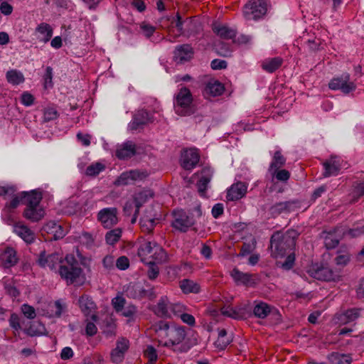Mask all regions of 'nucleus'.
<instances>
[{
  "instance_id": "nucleus-1",
  "label": "nucleus",
  "mask_w": 364,
  "mask_h": 364,
  "mask_svg": "<svg viewBox=\"0 0 364 364\" xmlns=\"http://www.w3.org/2000/svg\"><path fill=\"white\" fill-rule=\"evenodd\" d=\"M155 331L159 338V343L166 347H171L181 343L186 337L183 326L160 321L155 325Z\"/></svg>"
},
{
  "instance_id": "nucleus-2",
  "label": "nucleus",
  "mask_w": 364,
  "mask_h": 364,
  "mask_svg": "<svg viewBox=\"0 0 364 364\" xmlns=\"http://www.w3.org/2000/svg\"><path fill=\"white\" fill-rule=\"evenodd\" d=\"M297 232L288 230L285 233L275 232L270 240L272 256L274 258L284 257L289 251H291L296 245Z\"/></svg>"
},
{
  "instance_id": "nucleus-3",
  "label": "nucleus",
  "mask_w": 364,
  "mask_h": 364,
  "mask_svg": "<svg viewBox=\"0 0 364 364\" xmlns=\"http://www.w3.org/2000/svg\"><path fill=\"white\" fill-rule=\"evenodd\" d=\"M38 264L42 267H48L58 272L60 277L68 282V255L63 257L60 253L47 255L42 252L38 258Z\"/></svg>"
},
{
  "instance_id": "nucleus-4",
  "label": "nucleus",
  "mask_w": 364,
  "mask_h": 364,
  "mask_svg": "<svg viewBox=\"0 0 364 364\" xmlns=\"http://www.w3.org/2000/svg\"><path fill=\"white\" fill-rule=\"evenodd\" d=\"M138 256L143 262H148L149 259L154 260L158 263L164 262L166 260L167 255L165 250L155 241L149 239L144 240L138 248Z\"/></svg>"
},
{
  "instance_id": "nucleus-5",
  "label": "nucleus",
  "mask_w": 364,
  "mask_h": 364,
  "mask_svg": "<svg viewBox=\"0 0 364 364\" xmlns=\"http://www.w3.org/2000/svg\"><path fill=\"white\" fill-rule=\"evenodd\" d=\"M28 194L26 192L16 193V189L14 186L0 185V198L6 200L4 208L2 209V215L4 216L16 209L21 202L24 203Z\"/></svg>"
},
{
  "instance_id": "nucleus-6",
  "label": "nucleus",
  "mask_w": 364,
  "mask_h": 364,
  "mask_svg": "<svg viewBox=\"0 0 364 364\" xmlns=\"http://www.w3.org/2000/svg\"><path fill=\"white\" fill-rule=\"evenodd\" d=\"M41 193L32 191L27 195L26 201L24 202L26 205L23 211L24 218L32 222H37L44 217L45 210L41 205Z\"/></svg>"
},
{
  "instance_id": "nucleus-7",
  "label": "nucleus",
  "mask_w": 364,
  "mask_h": 364,
  "mask_svg": "<svg viewBox=\"0 0 364 364\" xmlns=\"http://www.w3.org/2000/svg\"><path fill=\"white\" fill-rule=\"evenodd\" d=\"M174 109L177 114L188 116L194 112L193 95L188 88L182 87L175 95L173 99Z\"/></svg>"
},
{
  "instance_id": "nucleus-8",
  "label": "nucleus",
  "mask_w": 364,
  "mask_h": 364,
  "mask_svg": "<svg viewBox=\"0 0 364 364\" xmlns=\"http://www.w3.org/2000/svg\"><path fill=\"white\" fill-rule=\"evenodd\" d=\"M356 87V84L353 81H350V76L348 73L333 77L328 82L330 90H340L344 95L355 91Z\"/></svg>"
},
{
  "instance_id": "nucleus-9",
  "label": "nucleus",
  "mask_w": 364,
  "mask_h": 364,
  "mask_svg": "<svg viewBox=\"0 0 364 364\" xmlns=\"http://www.w3.org/2000/svg\"><path fill=\"white\" fill-rule=\"evenodd\" d=\"M267 11V4L263 0H252L244 7L243 14L247 20H257L263 17Z\"/></svg>"
},
{
  "instance_id": "nucleus-10",
  "label": "nucleus",
  "mask_w": 364,
  "mask_h": 364,
  "mask_svg": "<svg viewBox=\"0 0 364 364\" xmlns=\"http://www.w3.org/2000/svg\"><path fill=\"white\" fill-rule=\"evenodd\" d=\"M171 226L176 230L186 232L195 224L193 216L187 214L183 210H176L173 212Z\"/></svg>"
},
{
  "instance_id": "nucleus-11",
  "label": "nucleus",
  "mask_w": 364,
  "mask_h": 364,
  "mask_svg": "<svg viewBox=\"0 0 364 364\" xmlns=\"http://www.w3.org/2000/svg\"><path fill=\"white\" fill-rule=\"evenodd\" d=\"M97 219L105 229H111L119 223L118 210L115 207L104 208L97 215Z\"/></svg>"
},
{
  "instance_id": "nucleus-12",
  "label": "nucleus",
  "mask_w": 364,
  "mask_h": 364,
  "mask_svg": "<svg viewBox=\"0 0 364 364\" xmlns=\"http://www.w3.org/2000/svg\"><path fill=\"white\" fill-rule=\"evenodd\" d=\"M153 197V194L150 191L144 190L136 193L134 195V200L132 201H128L126 203L124 207V211L128 213L133 205L135 207V212L134 218L132 220V223H135L136 218L139 213V208L145 203L149 198Z\"/></svg>"
},
{
  "instance_id": "nucleus-13",
  "label": "nucleus",
  "mask_w": 364,
  "mask_h": 364,
  "mask_svg": "<svg viewBox=\"0 0 364 364\" xmlns=\"http://www.w3.org/2000/svg\"><path fill=\"white\" fill-rule=\"evenodd\" d=\"M154 121V116L146 109L137 110L133 115L132 121L128 124L131 131L143 129L144 127Z\"/></svg>"
},
{
  "instance_id": "nucleus-14",
  "label": "nucleus",
  "mask_w": 364,
  "mask_h": 364,
  "mask_svg": "<svg viewBox=\"0 0 364 364\" xmlns=\"http://www.w3.org/2000/svg\"><path fill=\"white\" fill-rule=\"evenodd\" d=\"M310 277L321 281L335 280L337 274L329 267L313 264L307 270Z\"/></svg>"
},
{
  "instance_id": "nucleus-15",
  "label": "nucleus",
  "mask_w": 364,
  "mask_h": 364,
  "mask_svg": "<svg viewBox=\"0 0 364 364\" xmlns=\"http://www.w3.org/2000/svg\"><path fill=\"white\" fill-rule=\"evenodd\" d=\"M129 347L127 339L122 338L117 341L116 347L110 352V360L114 364H120L123 362L126 352Z\"/></svg>"
},
{
  "instance_id": "nucleus-16",
  "label": "nucleus",
  "mask_w": 364,
  "mask_h": 364,
  "mask_svg": "<svg viewBox=\"0 0 364 364\" xmlns=\"http://www.w3.org/2000/svg\"><path fill=\"white\" fill-rule=\"evenodd\" d=\"M253 315L257 318L264 319L270 314H278V310L262 301H255L252 309Z\"/></svg>"
},
{
  "instance_id": "nucleus-17",
  "label": "nucleus",
  "mask_w": 364,
  "mask_h": 364,
  "mask_svg": "<svg viewBox=\"0 0 364 364\" xmlns=\"http://www.w3.org/2000/svg\"><path fill=\"white\" fill-rule=\"evenodd\" d=\"M322 164L324 169L323 176L326 178L338 175L341 169V159L338 156H332Z\"/></svg>"
},
{
  "instance_id": "nucleus-18",
  "label": "nucleus",
  "mask_w": 364,
  "mask_h": 364,
  "mask_svg": "<svg viewBox=\"0 0 364 364\" xmlns=\"http://www.w3.org/2000/svg\"><path fill=\"white\" fill-rule=\"evenodd\" d=\"M221 314L227 317L242 320L246 318L248 313L247 307L246 305H240L235 307L230 306H223L220 309Z\"/></svg>"
},
{
  "instance_id": "nucleus-19",
  "label": "nucleus",
  "mask_w": 364,
  "mask_h": 364,
  "mask_svg": "<svg viewBox=\"0 0 364 364\" xmlns=\"http://www.w3.org/2000/svg\"><path fill=\"white\" fill-rule=\"evenodd\" d=\"M78 305L85 316L91 315L92 319L94 321H97V316L95 314H92L97 309V306L90 296L87 295L80 296L78 300Z\"/></svg>"
},
{
  "instance_id": "nucleus-20",
  "label": "nucleus",
  "mask_w": 364,
  "mask_h": 364,
  "mask_svg": "<svg viewBox=\"0 0 364 364\" xmlns=\"http://www.w3.org/2000/svg\"><path fill=\"white\" fill-rule=\"evenodd\" d=\"M86 282V276L83 269L77 264L70 263V284L81 287Z\"/></svg>"
},
{
  "instance_id": "nucleus-21",
  "label": "nucleus",
  "mask_w": 364,
  "mask_h": 364,
  "mask_svg": "<svg viewBox=\"0 0 364 364\" xmlns=\"http://www.w3.org/2000/svg\"><path fill=\"white\" fill-rule=\"evenodd\" d=\"M193 56V48L189 44H183L176 48L173 59L177 63H183L190 60Z\"/></svg>"
},
{
  "instance_id": "nucleus-22",
  "label": "nucleus",
  "mask_w": 364,
  "mask_h": 364,
  "mask_svg": "<svg viewBox=\"0 0 364 364\" xmlns=\"http://www.w3.org/2000/svg\"><path fill=\"white\" fill-rule=\"evenodd\" d=\"M247 189V185L244 182L233 183L228 190L226 198L228 200L235 201L243 198Z\"/></svg>"
},
{
  "instance_id": "nucleus-23",
  "label": "nucleus",
  "mask_w": 364,
  "mask_h": 364,
  "mask_svg": "<svg viewBox=\"0 0 364 364\" xmlns=\"http://www.w3.org/2000/svg\"><path fill=\"white\" fill-rule=\"evenodd\" d=\"M360 309L353 308L343 312L337 314L334 318L335 323L339 325H346L355 321L360 316Z\"/></svg>"
},
{
  "instance_id": "nucleus-24",
  "label": "nucleus",
  "mask_w": 364,
  "mask_h": 364,
  "mask_svg": "<svg viewBox=\"0 0 364 364\" xmlns=\"http://www.w3.org/2000/svg\"><path fill=\"white\" fill-rule=\"evenodd\" d=\"M200 160V155L196 149L186 150L182 155L181 166L186 170L194 168Z\"/></svg>"
},
{
  "instance_id": "nucleus-25",
  "label": "nucleus",
  "mask_w": 364,
  "mask_h": 364,
  "mask_svg": "<svg viewBox=\"0 0 364 364\" xmlns=\"http://www.w3.org/2000/svg\"><path fill=\"white\" fill-rule=\"evenodd\" d=\"M170 304L166 296H161L157 304L153 306L154 313L161 318H171Z\"/></svg>"
},
{
  "instance_id": "nucleus-26",
  "label": "nucleus",
  "mask_w": 364,
  "mask_h": 364,
  "mask_svg": "<svg viewBox=\"0 0 364 364\" xmlns=\"http://www.w3.org/2000/svg\"><path fill=\"white\" fill-rule=\"evenodd\" d=\"M230 275L237 284H243L245 286H253L255 284L252 274L240 272L237 268H234L231 271Z\"/></svg>"
},
{
  "instance_id": "nucleus-27",
  "label": "nucleus",
  "mask_w": 364,
  "mask_h": 364,
  "mask_svg": "<svg viewBox=\"0 0 364 364\" xmlns=\"http://www.w3.org/2000/svg\"><path fill=\"white\" fill-rule=\"evenodd\" d=\"M135 154V144L131 141H127L117 147L115 155L119 159H127L134 156Z\"/></svg>"
},
{
  "instance_id": "nucleus-28",
  "label": "nucleus",
  "mask_w": 364,
  "mask_h": 364,
  "mask_svg": "<svg viewBox=\"0 0 364 364\" xmlns=\"http://www.w3.org/2000/svg\"><path fill=\"white\" fill-rule=\"evenodd\" d=\"M200 174V178L197 183V187L200 196H204L208 185L212 179L213 171L210 168L205 167L202 169Z\"/></svg>"
},
{
  "instance_id": "nucleus-29",
  "label": "nucleus",
  "mask_w": 364,
  "mask_h": 364,
  "mask_svg": "<svg viewBox=\"0 0 364 364\" xmlns=\"http://www.w3.org/2000/svg\"><path fill=\"white\" fill-rule=\"evenodd\" d=\"M35 33L37 37V39L42 43L48 42L53 33V29L50 25L46 23H41L36 28Z\"/></svg>"
},
{
  "instance_id": "nucleus-30",
  "label": "nucleus",
  "mask_w": 364,
  "mask_h": 364,
  "mask_svg": "<svg viewBox=\"0 0 364 364\" xmlns=\"http://www.w3.org/2000/svg\"><path fill=\"white\" fill-rule=\"evenodd\" d=\"M14 232L26 243H31L35 240L34 232L23 223H16L14 226Z\"/></svg>"
},
{
  "instance_id": "nucleus-31",
  "label": "nucleus",
  "mask_w": 364,
  "mask_h": 364,
  "mask_svg": "<svg viewBox=\"0 0 364 364\" xmlns=\"http://www.w3.org/2000/svg\"><path fill=\"white\" fill-rule=\"evenodd\" d=\"M43 230L51 235L50 240H58L63 238L65 235V231L61 225L54 221L47 223L43 226Z\"/></svg>"
},
{
  "instance_id": "nucleus-32",
  "label": "nucleus",
  "mask_w": 364,
  "mask_h": 364,
  "mask_svg": "<svg viewBox=\"0 0 364 364\" xmlns=\"http://www.w3.org/2000/svg\"><path fill=\"white\" fill-rule=\"evenodd\" d=\"M283 63V58L279 56L267 58L261 62V68L264 71L272 73L277 70L282 65Z\"/></svg>"
},
{
  "instance_id": "nucleus-33",
  "label": "nucleus",
  "mask_w": 364,
  "mask_h": 364,
  "mask_svg": "<svg viewBox=\"0 0 364 364\" xmlns=\"http://www.w3.org/2000/svg\"><path fill=\"white\" fill-rule=\"evenodd\" d=\"M296 203L294 201H284L277 203L269 208L270 214L276 217L282 213H289L294 210Z\"/></svg>"
},
{
  "instance_id": "nucleus-34",
  "label": "nucleus",
  "mask_w": 364,
  "mask_h": 364,
  "mask_svg": "<svg viewBox=\"0 0 364 364\" xmlns=\"http://www.w3.org/2000/svg\"><path fill=\"white\" fill-rule=\"evenodd\" d=\"M277 149L274 152H270L272 155V161L270 162L268 171L275 170L282 168L287 161L286 157L282 154V151L280 148L277 147Z\"/></svg>"
},
{
  "instance_id": "nucleus-35",
  "label": "nucleus",
  "mask_w": 364,
  "mask_h": 364,
  "mask_svg": "<svg viewBox=\"0 0 364 364\" xmlns=\"http://www.w3.org/2000/svg\"><path fill=\"white\" fill-rule=\"evenodd\" d=\"M212 28L213 32L221 38L232 39L236 36V31L234 29L223 24L213 23Z\"/></svg>"
},
{
  "instance_id": "nucleus-36",
  "label": "nucleus",
  "mask_w": 364,
  "mask_h": 364,
  "mask_svg": "<svg viewBox=\"0 0 364 364\" xmlns=\"http://www.w3.org/2000/svg\"><path fill=\"white\" fill-rule=\"evenodd\" d=\"M1 259L6 268L15 265L18 260L15 250L12 247H7L1 255Z\"/></svg>"
},
{
  "instance_id": "nucleus-37",
  "label": "nucleus",
  "mask_w": 364,
  "mask_h": 364,
  "mask_svg": "<svg viewBox=\"0 0 364 364\" xmlns=\"http://www.w3.org/2000/svg\"><path fill=\"white\" fill-rule=\"evenodd\" d=\"M224 90V85L218 80L210 81L205 88V93L213 97L221 95Z\"/></svg>"
},
{
  "instance_id": "nucleus-38",
  "label": "nucleus",
  "mask_w": 364,
  "mask_h": 364,
  "mask_svg": "<svg viewBox=\"0 0 364 364\" xmlns=\"http://www.w3.org/2000/svg\"><path fill=\"white\" fill-rule=\"evenodd\" d=\"M125 292L128 297L134 299H140L146 296V291L139 284H129Z\"/></svg>"
},
{
  "instance_id": "nucleus-39",
  "label": "nucleus",
  "mask_w": 364,
  "mask_h": 364,
  "mask_svg": "<svg viewBox=\"0 0 364 364\" xmlns=\"http://www.w3.org/2000/svg\"><path fill=\"white\" fill-rule=\"evenodd\" d=\"M328 359L331 364H350L352 358L348 354L332 352L328 356Z\"/></svg>"
},
{
  "instance_id": "nucleus-40",
  "label": "nucleus",
  "mask_w": 364,
  "mask_h": 364,
  "mask_svg": "<svg viewBox=\"0 0 364 364\" xmlns=\"http://www.w3.org/2000/svg\"><path fill=\"white\" fill-rule=\"evenodd\" d=\"M180 288L185 294H197L200 290V287L197 282L187 279L180 282Z\"/></svg>"
},
{
  "instance_id": "nucleus-41",
  "label": "nucleus",
  "mask_w": 364,
  "mask_h": 364,
  "mask_svg": "<svg viewBox=\"0 0 364 364\" xmlns=\"http://www.w3.org/2000/svg\"><path fill=\"white\" fill-rule=\"evenodd\" d=\"M6 78L8 82L13 85H18L25 80L23 73L16 69L8 70L6 73Z\"/></svg>"
},
{
  "instance_id": "nucleus-42",
  "label": "nucleus",
  "mask_w": 364,
  "mask_h": 364,
  "mask_svg": "<svg viewBox=\"0 0 364 364\" xmlns=\"http://www.w3.org/2000/svg\"><path fill=\"white\" fill-rule=\"evenodd\" d=\"M174 23L175 26L179 33L178 36L186 34L188 36L191 35L189 30L186 31L183 28L184 26H186V27H189L192 24V21L191 19L186 18V20L183 21L182 20L181 15L178 13H177ZM171 23H173V22H172Z\"/></svg>"
},
{
  "instance_id": "nucleus-43",
  "label": "nucleus",
  "mask_w": 364,
  "mask_h": 364,
  "mask_svg": "<svg viewBox=\"0 0 364 364\" xmlns=\"http://www.w3.org/2000/svg\"><path fill=\"white\" fill-rule=\"evenodd\" d=\"M122 230L119 228L111 229L105 234V241L108 245H114L121 238Z\"/></svg>"
},
{
  "instance_id": "nucleus-44",
  "label": "nucleus",
  "mask_w": 364,
  "mask_h": 364,
  "mask_svg": "<svg viewBox=\"0 0 364 364\" xmlns=\"http://www.w3.org/2000/svg\"><path fill=\"white\" fill-rule=\"evenodd\" d=\"M231 342V339L227 336V331L223 328L218 331V337L215 343V346L220 350H224Z\"/></svg>"
},
{
  "instance_id": "nucleus-45",
  "label": "nucleus",
  "mask_w": 364,
  "mask_h": 364,
  "mask_svg": "<svg viewBox=\"0 0 364 364\" xmlns=\"http://www.w3.org/2000/svg\"><path fill=\"white\" fill-rule=\"evenodd\" d=\"M72 238L74 240L78 239L79 242L88 249L92 248L94 245L95 240L92 235L86 232H82L77 237L72 236Z\"/></svg>"
},
{
  "instance_id": "nucleus-46",
  "label": "nucleus",
  "mask_w": 364,
  "mask_h": 364,
  "mask_svg": "<svg viewBox=\"0 0 364 364\" xmlns=\"http://www.w3.org/2000/svg\"><path fill=\"white\" fill-rule=\"evenodd\" d=\"M105 166L102 163L95 162L88 166L85 170V173L88 176H96L102 171H105Z\"/></svg>"
},
{
  "instance_id": "nucleus-47",
  "label": "nucleus",
  "mask_w": 364,
  "mask_h": 364,
  "mask_svg": "<svg viewBox=\"0 0 364 364\" xmlns=\"http://www.w3.org/2000/svg\"><path fill=\"white\" fill-rule=\"evenodd\" d=\"M215 50L219 55L223 57H229L232 53L230 45L223 41H218L215 44Z\"/></svg>"
},
{
  "instance_id": "nucleus-48",
  "label": "nucleus",
  "mask_w": 364,
  "mask_h": 364,
  "mask_svg": "<svg viewBox=\"0 0 364 364\" xmlns=\"http://www.w3.org/2000/svg\"><path fill=\"white\" fill-rule=\"evenodd\" d=\"M144 263L148 265L147 277L151 280L155 279L159 274V268L156 264L158 262L152 259Z\"/></svg>"
},
{
  "instance_id": "nucleus-49",
  "label": "nucleus",
  "mask_w": 364,
  "mask_h": 364,
  "mask_svg": "<svg viewBox=\"0 0 364 364\" xmlns=\"http://www.w3.org/2000/svg\"><path fill=\"white\" fill-rule=\"evenodd\" d=\"M269 173L279 181L286 182L290 178V173L286 169H277L268 171Z\"/></svg>"
},
{
  "instance_id": "nucleus-50",
  "label": "nucleus",
  "mask_w": 364,
  "mask_h": 364,
  "mask_svg": "<svg viewBox=\"0 0 364 364\" xmlns=\"http://www.w3.org/2000/svg\"><path fill=\"white\" fill-rule=\"evenodd\" d=\"M4 288L6 292L12 297L16 298L19 295V291L14 285L13 280L4 277L3 279Z\"/></svg>"
},
{
  "instance_id": "nucleus-51",
  "label": "nucleus",
  "mask_w": 364,
  "mask_h": 364,
  "mask_svg": "<svg viewBox=\"0 0 364 364\" xmlns=\"http://www.w3.org/2000/svg\"><path fill=\"white\" fill-rule=\"evenodd\" d=\"M256 244L255 238H252L248 242H244L241 247L240 255L241 256H245L252 253L256 247Z\"/></svg>"
},
{
  "instance_id": "nucleus-52",
  "label": "nucleus",
  "mask_w": 364,
  "mask_h": 364,
  "mask_svg": "<svg viewBox=\"0 0 364 364\" xmlns=\"http://www.w3.org/2000/svg\"><path fill=\"white\" fill-rule=\"evenodd\" d=\"M186 310V306L181 303H171L170 304L171 317L172 316L180 317Z\"/></svg>"
},
{
  "instance_id": "nucleus-53",
  "label": "nucleus",
  "mask_w": 364,
  "mask_h": 364,
  "mask_svg": "<svg viewBox=\"0 0 364 364\" xmlns=\"http://www.w3.org/2000/svg\"><path fill=\"white\" fill-rule=\"evenodd\" d=\"M338 242V239L333 233L328 232L324 237L325 247L328 250L335 248Z\"/></svg>"
},
{
  "instance_id": "nucleus-54",
  "label": "nucleus",
  "mask_w": 364,
  "mask_h": 364,
  "mask_svg": "<svg viewBox=\"0 0 364 364\" xmlns=\"http://www.w3.org/2000/svg\"><path fill=\"white\" fill-rule=\"evenodd\" d=\"M126 299L122 296H117L112 299V305L117 313H120L124 308Z\"/></svg>"
},
{
  "instance_id": "nucleus-55",
  "label": "nucleus",
  "mask_w": 364,
  "mask_h": 364,
  "mask_svg": "<svg viewBox=\"0 0 364 364\" xmlns=\"http://www.w3.org/2000/svg\"><path fill=\"white\" fill-rule=\"evenodd\" d=\"M144 356L148 359V363H150V364H154L158 358L156 350L152 346H147L144 350Z\"/></svg>"
},
{
  "instance_id": "nucleus-56",
  "label": "nucleus",
  "mask_w": 364,
  "mask_h": 364,
  "mask_svg": "<svg viewBox=\"0 0 364 364\" xmlns=\"http://www.w3.org/2000/svg\"><path fill=\"white\" fill-rule=\"evenodd\" d=\"M70 68H72L73 76H70L75 81L82 79L83 77L82 69L80 65L75 63H70Z\"/></svg>"
},
{
  "instance_id": "nucleus-57",
  "label": "nucleus",
  "mask_w": 364,
  "mask_h": 364,
  "mask_svg": "<svg viewBox=\"0 0 364 364\" xmlns=\"http://www.w3.org/2000/svg\"><path fill=\"white\" fill-rule=\"evenodd\" d=\"M140 29L143 35L146 38H149L155 32L156 27L146 22H142L140 24Z\"/></svg>"
},
{
  "instance_id": "nucleus-58",
  "label": "nucleus",
  "mask_w": 364,
  "mask_h": 364,
  "mask_svg": "<svg viewBox=\"0 0 364 364\" xmlns=\"http://www.w3.org/2000/svg\"><path fill=\"white\" fill-rule=\"evenodd\" d=\"M115 185L117 186H126L128 184L133 183L132 181L131 176L129 171L123 172L115 181Z\"/></svg>"
},
{
  "instance_id": "nucleus-59",
  "label": "nucleus",
  "mask_w": 364,
  "mask_h": 364,
  "mask_svg": "<svg viewBox=\"0 0 364 364\" xmlns=\"http://www.w3.org/2000/svg\"><path fill=\"white\" fill-rule=\"evenodd\" d=\"M132 183L136 181H141L148 176V173L144 171L131 170L129 171Z\"/></svg>"
},
{
  "instance_id": "nucleus-60",
  "label": "nucleus",
  "mask_w": 364,
  "mask_h": 364,
  "mask_svg": "<svg viewBox=\"0 0 364 364\" xmlns=\"http://www.w3.org/2000/svg\"><path fill=\"white\" fill-rule=\"evenodd\" d=\"M122 316L129 318H133L134 316L137 313V308L136 306L133 304H129L124 308L122 311L120 312Z\"/></svg>"
},
{
  "instance_id": "nucleus-61",
  "label": "nucleus",
  "mask_w": 364,
  "mask_h": 364,
  "mask_svg": "<svg viewBox=\"0 0 364 364\" xmlns=\"http://www.w3.org/2000/svg\"><path fill=\"white\" fill-rule=\"evenodd\" d=\"M58 117V112L53 107H46L43 112V119L46 122L55 119Z\"/></svg>"
},
{
  "instance_id": "nucleus-62",
  "label": "nucleus",
  "mask_w": 364,
  "mask_h": 364,
  "mask_svg": "<svg viewBox=\"0 0 364 364\" xmlns=\"http://www.w3.org/2000/svg\"><path fill=\"white\" fill-rule=\"evenodd\" d=\"M21 311L23 315L29 319H33L36 316L35 309L26 304L21 306Z\"/></svg>"
},
{
  "instance_id": "nucleus-63",
  "label": "nucleus",
  "mask_w": 364,
  "mask_h": 364,
  "mask_svg": "<svg viewBox=\"0 0 364 364\" xmlns=\"http://www.w3.org/2000/svg\"><path fill=\"white\" fill-rule=\"evenodd\" d=\"M154 219H149L141 221V227L143 232L151 233L155 227Z\"/></svg>"
},
{
  "instance_id": "nucleus-64",
  "label": "nucleus",
  "mask_w": 364,
  "mask_h": 364,
  "mask_svg": "<svg viewBox=\"0 0 364 364\" xmlns=\"http://www.w3.org/2000/svg\"><path fill=\"white\" fill-rule=\"evenodd\" d=\"M129 266V261L125 256L119 257L116 261V267L121 270L127 269Z\"/></svg>"
}]
</instances>
